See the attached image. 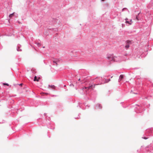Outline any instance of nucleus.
<instances>
[{"mask_svg":"<svg viewBox=\"0 0 153 153\" xmlns=\"http://www.w3.org/2000/svg\"><path fill=\"white\" fill-rule=\"evenodd\" d=\"M94 82H96V84H92L91 82H86L85 86L83 88V91H86L87 89H93L95 85L104 83V79L102 77H97L93 79Z\"/></svg>","mask_w":153,"mask_h":153,"instance_id":"nucleus-1","label":"nucleus"},{"mask_svg":"<svg viewBox=\"0 0 153 153\" xmlns=\"http://www.w3.org/2000/svg\"><path fill=\"white\" fill-rule=\"evenodd\" d=\"M128 54H126L122 56H114L113 55H110V56H108V59L111 61H113L114 62H121L122 61H125L126 59H128L126 56H128Z\"/></svg>","mask_w":153,"mask_h":153,"instance_id":"nucleus-2","label":"nucleus"},{"mask_svg":"<svg viewBox=\"0 0 153 153\" xmlns=\"http://www.w3.org/2000/svg\"><path fill=\"white\" fill-rule=\"evenodd\" d=\"M153 136V128L147 129L145 135L142 137V138L146 140L149 138L148 136Z\"/></svg>","mask_w":153,"mask_h":153,"instance_id":"nucleus-3","label":"nucleus"},{"mask_svg":"<svg viewBox=\"0 0 153 153\" xmlns=\"http://www.w3.org/2000/svg\"><path fill=\"white\" fill-rule=\"evenodd\" d=\"M135 108V111L137 113H141L145 109V107L144 105H136Z\"/></svg>","mask_w":153,"mask_h":153,"instance_id":"nucleus-4","label":"nucleus"},{"mask_svg":"<svg viewBox=\"0 0 153 153\" xmlns=\"http://www.w3.org/2000/svg\"><path fill=\"white\" fill-rule=\"evenodd\" d=\"M132 41L127 40L125 42V43L123 45V48L126 50H128L130 45L131 44Z\"/></svg>","mask_w":153,"mask_h":153,"instance_id":"nucleus-5","label":"nucleus"},{"mask_svg":"<svg viewBox=\"0 0 153 153\" xmlns=\"http://www.w3.org/2000/svg\"><path fill=\"white\" fill-rule=\"evenodd\" d=\"M147 7L149 9L152 8L153 9V0H151Z\"/></svg>","mask_w":153,"mask_h":153,"instance_id":"nucleus-6","label":"nucleus"},{"mask_svg":"<svg viewBox=\"0 0 153 153\" xmlns=\"http://www.w3.org/2000/svg\"><path fill=\"white\" fill-rule=\"evenodd\" d=\"M142 18V15L141 13L140 12L138 13V15H137L136 17V19L138 21L141 19Z\"/></svg>","mask_w":153,"mask_h":153,"instance_id":"nucleus-7","label":"nucleus"},{"mask_svg":"<svg viewBox=\"0 0 153 153\" xmlns=\"http://www.w3.org/2000/svg\"><path fill=\"white\" fill-rule=\"evenodd\" d=\"M59 60L58 59H55L53 61V65L57 66L59 64Z\"/></svg>","mask_w":153,"mask_h":153,"instance_id":"nucleus-8","label":"nucleus"},{"mask_svg":"<svg viewBox=\"0 0 153 153\" xmlns=\"http://www.w3.org/2000/svg\"><path fill=\"white\" fill-rule=\"evenodd\" d=\"M83 105H84V106H85V104L84 103H83V104L81 103H79L78 104V105L77 106V107H78L79 106L80 108H81L82 109H85V108H84Z\"/></svg>","mask_w":153,"mask_h":153,"instance_id":"nucleus-9","label":"nucleus"},{"mask_svg":"<svg viewBox=\"0 0 153 153\" xmlns=\"http://www.w3.org/2000/svg\"><path fill=\"white\" fill-rule=\"evenodd\" d=\"M102 106L100 104H97L94 107V108L95 109H100L102 108Z\"/></svg>","mask_w":153,"mask_h":153,"instance_id":"nucleus-10","label":"nucleus"},{"mask_svg":"<svg viewBox=\"0 0 153 153\" xmlns=\"http://www.w3.org/2000/svg\"><path fill=\"white\" fill-rule=\"evenodd\" d=\"M86 82H85V84H86ZM85 85H86V84H85ZM85 86H85L83 88H82V89H81V90H80V92H81V91H83V94H87V93H88V91L89 90H92V89H87V90H86V91H83V88H84Z\"/></svg>","mask_w":153,"mask_h":153,"instance_id":"nucleus-11","label":"nucleus"},{"mask_svg":"<svg viewBox=\"0 0 153 153\" xmlns=\"http://www.w3.org/2000/svg\"><path fill=\"white\" fill-rule=\"evenodd\" d=\"M21 45L19 44H18L16 48V49L18 51H22V49L20 48Z\"/></svg>","mask_w":153,"mask_h":153,"instance_id":"nucleus-12","label":"nucleus"},{"mask_svg":"<svg viewBox=\"0 0 153 153\" xmlns=\"http://www.w3.org/2000/svg\"><path fill=\"white\" fill-rule=\"evenodd\" d=\"M130 93L131 94H138L139 93L136 90H134L133 91L132 90H131L130 92Z\"/></svg>","mask_w":153,"mask_h":153,"instance_id":"nucleus-13","label":"nucleus"},{"mask_svg":"<svg viewBox=\"0 0 153 153\" xmlns=\"http://www.w3.org/2000/svg\"><path fill=\"white\" fill-rule=\"evenodd\" d=\"M125 23L126 24H128L129 25H131L132 23V20L131 19L130 21H126Z\"/></svg>","mask_w":153,"mask_h":153,"instance_id":"nucleus-14","label":"nucleus"},{"mask_svg":"<svg viewBox=\"0 0 153 153\" xmlns=\"http://www.w3.org/2000/svg\"><path fill=\"white\" fill-rule=\"evenodd\" d=\"M124 76L123 75H121L120 77H119V79L118 81L119 82H120L121 81L122 79L123 78Z\"/></svg>","mask_w":153,"mask_h":153,"instance_id":"nucleus-15","label":"nucleus"},{"mask_svg":"<svg viewBox=\"0 0 153 153\" xmlns=\"http://www.w3.org/2000/svg\"><path fill=\"white\" fill-rule=\"evenodd\" d=\"M48 87L53 89H55L56 88V87L55 86H54L53 85H49Z\"/></svg>","mask_w":153,"mask_h":153,"instance_id":"nucleus-16","label":"nucleus"},{"mask_svg":"<svg viewBox=\"0 0 153 153\" xmlns=\"http://www.w3.org/2000/svg\"><path fill=\"white\" fill-rule=\"evenodd\" d=\"M110 80V79H104V83H106L109 82Z\"/></svg>","mask_w":153,"mask_h":153,"instance_id":"nucleus-17","label":"nucleus"},{"mask_svg":"<svg viewBox=\"0 0 153 153\" xmlns=\"http://www.w3.org/2000/svg\"><path fill=\"white\" fill-rule=\"evenodd\" d=\"M34 80V81H39V79H37L36 76H35L34 77V80Z\"/></svg>","mask_w":153,"mask_h":153,"instance_id":"nucleus-18","label":"nucleus"},{"mask_svg":"<svg viewBox=\"0 0 153 153\" xmlns=\"http://www.w3.org/2000/svg\"><path fill=\"white\" fill-rule=\"evenodd\" d=\"M126 10H127V11L128 10V9L126 8H124L122 9L123 11H126Z\"/></svg>","mask_w":153,"mask_h":153,"instance_id":"nucleus-19","label":"nucleus"},{"mask_svg":"<svg viewBox=\"0 0 153 153\" xmlns=\"http://www.w3.org/2000/svg\"><path fill=\"white\" fill-rule=\"evenodd\" d=\"M36 44L37 45L38 47H40L41 45L40 43H36Z\"/></svg>","mask_w":153,"mask_h":153,"instance_id":"nucleus-20","label":"nucleus"},{"mask_svg":"<svg viewBox=\"0 0 153 153\" xmlns=\"http://www.w3.org/2000/svg\"><path fill=\"white\" fill-rule=\"evenodd\" d=\"M13 13H12L10 14L9 16V17H10V18L11 17L13 16Z\"/></svg>","mask_w":153,"mask_h":153,"instance_id":"nucleus-21","label":"nucleus"},{"mask_svg":"<svg viewBox=\"0 0 153 153\" xmlns=\"http://www.w3.org/2000/svg\"><path fill=\"white\" fill-rule=\"evenodd\" d=\"M69 86L71 87V86H73V87H74V84H72V83H71V84L70 85H69Z\"/></svg>","mask_w":153,"mask_h":153,"instance_id":"nucleus-22","label":"nucleus"},{"mask_svg":"<svg viewBox=\"0 0 153 153\" xmlns=\"http://www.w3.org/2000/svg\"><path fill=\"white\" fill-rule=\"evenodd\" d=\"M151 93H153V94H151V96L152 97L153 95V89L151 90Z\"/></svg>","mask_w":153,"mask_h":153,"instance_id":"nucleus-23","label":"nucleus"},{"mask_svg":"<svg viewBox=\"0 0 153 153\" xmlns=\"http://www.w3.org/2000/svg\"><path fill=\"white\" fill-rule=\"evenodd\" d=\"M3 84L4 85H7V86H8L9 85V84L8 83H3Z\"/></svg>","mask_w":153,"mask_h":153,"instance_id":"nucleus-24","label":"nucleus"},{"mask_svg":"<svg viewBox=\"0 0 153 153\" xmlns=\"http://www.w3.org/2000/svg\"><path fill=\"white\" fill-rule=\"evenodd\" d=\"M51 97H56L57 96V95H51Z\"/></svg>","mask_w":153,"mask_h":153,"instance_id":"nucleus-25","label":"nucleus"},{"mask_svg":"<svg viewBox=\"0 0 153 153\" xmlns=\"http://www.w3.org/2000/svg\"><path fill=\"white\" fill-rule=\"evenodd\" d=\"M0 97H3V94H1V95L0 96Z\"/></svg>","mask_w":153,"mask_h":153,"instance_id":"nucleus-26","label":"nucleus"},{"mask_svg":"<svg viewBox=\"0 0 153 153\" xmlns=\"http://www.w3.org/2000/svg\"><path fill=\"white\" fill-rule=\"evenodd\" d=\"M128 19H127V18H126L125 19V20H126V21H127V20H128Z\"/></svg>","mask_w":153,"mask_h":153,"instance_id":"nucleus-27","label":"nucleus"},{"mask_svg":"<svg viewBox=\"0 0 153 153\" xmlns=\"http://www.w3.org/2000/svg\"><path fill=\"white\" fill-rule=\"evenodd\" d=\"M78 81H81V79L80 78H79L78 79Z\"/></svg>","mask_w":153,"mask_h":153,"instance_id":"nucleus-28","label":"nucleus"},{"mask_svg":"<svg viewBox=\"0 0 153 153\" xmlns=\"http://www.w3.org/2000/svg\"><path fill=\"white\" fill-rule=\"evenodd\" d=\"M87 107V108H88V107H89V106H88V105H86V107Z\"/></svg>","mask_w":153,"mask_h":153,"instance_id":"nucleus-29","label":"nucleus"},{"mask_svg":"<svg viewBox=\"0 0 153 153\" xmlns=\"http://www.w3.org/2000/svg\"><path fill=\"white\" fill-rule=\"evenodd\" d=\"M2 48V47H0V49H1Z\"/></svg>","mask_w":153,"mask_h":153,"instance_id":"nucleus-30","label":"nucleus"},{"mask_svg":"<svg viewBox=\"0 0 153 153\" xmlns=\"http://www.w3.org/2000/svg\"><path fill=\"white\" fill-rule=\"evenodd\" d=\"M45 94H48V93H45Z\"/></svg>","mask_w":153,"mask_h":153,"instance_id":"nucleus-31","label":"nucleus"},{"mask_svg":"<svg viewBox=\"0 0 153 153\" xmlns=\"http://www.w3.org/2000/svg\"><path fill=\"white\" fill-rule=\"evenodd\" d=\"M22 83H21V84H20L19 85H22Z\"/></svg>","mask_w":153,"mask_h":153,"instance_id":"nucleus-32","label":"nucleus"},{"mask_svg":"<svg viewBox=\"0 0 153 153\" xmlns=\"http://www.w3.org/2000/svg\"><path fill=\"white\" fill-rule=\"evenodd\" d=\"M102 0V1H105V0Z\"/></svg>","mask_w":153,"mask_h":153,"instance_id":"nucleus-33","label":"nucleus"},{"mask_svg":"<svg viewBox=\"0 0 153 153\" xmlns=\"http://www.w3.org/2000/svg\"><path fill=\"white\" fill-rule=\"evenodd\" d=\"M3 98L1 99V100H3Z\"/></svg>","mask_w":153,"mask_h":153,"instance_id":"nucleus-34","label":"nucleus"},{"mask_svg":"<svg viewBox=\"0 0 153 153\" xmlns=\"http://www.w3.org/2000/svg\"><path fill=\"white\" fill-rule=\"evenodd\" d=\"M78 118L79 119L80 118V117H78Z\"/></svg>","mask_w":153,"mask_h":153,"instance_id":"nucleus-35","label":"nucleus"},{"mask_svg":"<svg viewBox=\"0 0 153 153\" xmlns=\"http://www.w3.org/2000/svg\"><path fill=\"white\" fill-rule=\"evenodd\" d=\"M145 98H146V99H147V97H145Z\"/></svg>","mask_w":153,"mask_h":153,"instance_id":"nucleus-36","label":"nucleus"},{"mask_svg":"<svg viewBox=\"0 0 153 153\" xmlns=\"http://www.w3.org/2000/svg\"><path fill=\"white\" fill-rule=\"evenodd\" d=\"M44 114V115H45L46 114L45 113Z\"/></svg>","mask_w":153,"mask_h":153,"instance_id":"nucleus-37","label":"nucleus"},{"mask_svg":"<svg viewBox=\"0 0 153 153\" xmlns=\"http://www.w3.org/2000/svg\"><path fill=\"white\" fill-rule=\"evenodd\" d=\"M49 119H50V118H49L48 119V120H49Z\"/></svg>","mask_w":153,"mask_h":153,"instance_id":"nucleus-38","label":"nucleus"},{"mask_svg":"<svg viewBox=\"0 0 153 153\" xmlns=\"http://www.w3.org/2000/svg\"><path fill=\"white\" fill-rule=\"evenodd\" d=\"M76 84H77V82H76Z\"/></svg>","mask_w":153,"mask_h":153,"instance_id":"nucleus-39","label":"nucleus"}]
</instances>
